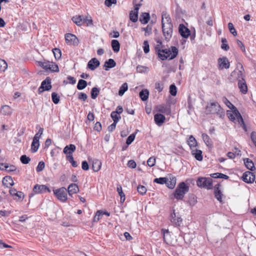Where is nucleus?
<instances>
[{"mask_svg": "<svg viewBox=\"0 0 256 256\" xmlns=\"http://www.w3.org/2000/svg\"><path fill=\"white\" fill-rule=\"evenodd\" d=\"M162 29L164 39L166 41L170 40L173 32V24L170 18L166 14H162Z\"/></svg>", "mask_w": 256, "mask_h": 256, "instance_id": "obj_1", "label": "nucleus"}, {"mask_svg": "<svg viewBox=\"0 0 256 256\" xmlns=\"http://www.w3.org/2000/svg\"><path fill=\"white\" fill-rule=\"evenodd\" d=\"M206 114H216L219 118L224 116V111L217 102H210L206 108Z\"/></svg>", "mask_w": 256, "mask_h": 256, "instance_id": "obj_2", "label": "nucleus"}, {"mask_svg": "<svg viewBox=\"0 0 256 256\" xmlns=\"http://www.w3.org/2000/svg\"><path fill=\"white\" fill-rule=\"evenodd\" d=\"M189 186L184 182H181L177 186L174 196L177 200H182L184 195L189 191Z\"/></svg>", "mask_w": 256, "mask_h": 256, "instance_id": "obj_3", "label": "nucleus"}, {"mask_svg": "<svg viewBox=\"0 0 256 256\" xmlns=\"http://www.w3.org/2000/svg\"><path fill=\"white\" fill-rule=\"evenodd\" d=\"M178 54V50L176 46H171L170 48H165L162 50V53H158V57L162 60L168 58L172 60Z\"/></svg>", "mask_w": 256, "mask_h": 256, "instance_id": "obj_4", "label": "nucleus"}, {"mask_svg": "<svg viewBox=\"0 0 256 256\" xmlns=\"http://www.w3.org/2000/svg\"><path fill=\"white\" fill-rule=\"evenodd\" d=\"M196 184L200 188L211 190L212 188V180L210 178L200 177L196 180Z\"/></svg>", "mask_w": 256, "mask_h": 256, "instance_id": "obj_5", "label": "nucleus"}, {"mask_svg": "<svg viewBox=\"0 0 256 256\" xmlns=\"http://www.w3.org/2000/svg\"><path fill=\"white\" fill-rule=\"evenodd\" d=\"M68 190L64 187H62L54 190V194L56 198L62 202H64L68 200Z\"/></svg>", "mask_w": 256, "mask_h": 256, "instance_id": "obj_6", "label": "nucleus"}, {"mask_svg": "<svg viewBox=\"0 0 256 256\" xmlns=\"http://www.w3.org/2000/svg\"><path fill=\"white\" fill-rule=\"evenodd\" d=\"M170 220L171 224L176 227L180 226L182 222V219L179 213H176L174 210H172L170 214Z\"/></svg>", "mask_w": 256, "mask_h": 256, "instance_id": "obj_7", "label": "nucleus"}, {"mask_svg": "<svg viewBox=\"0 0 256 256\" xmlns=\"http://www.w3.org/2000/svg\"><path fill=\"white\" fill-rule=\"evenodd\" d=\"M40 66L46 70L52 72H58L59 71L58 66L54 62L49 61L41 62Z\"/></svg>", "mask_w": 256, "mask_h": 256, "instance_id": "obj_8", "label": "nucleus"}, {"mask_svg": "<svg viewBox=\"0 0 256 256\" xmlns=\"http://www.w3.org/2000/svg\"><path fill=\"white\" fill-rule=\"evenodd\" d=\"M65 40L68 45L78 46L79 44V40L78 38L72 34H65Z\"/></svg>", "mask_w": 256, "mask_h": 256, "instance_id": "obj_9", "label": "nucleus"}, {"mask_svg": "<svg viewBox=\"0 0 256 256\" xmlns=\"http://www.w3.org/2000/svg\"><path fill=\"white\" fill-rule=\"evenodd\" d=\"M234 114H228V117L229 119L232 121H234L236 120V119L238 120V122L240 124L244 125V128H246V126L244 125V120L240 113V112L238 111L236 108H235V110H234Z\"/></svg>", "mask_w": 256, "mask_h": 256, "instance_id": "obj_10", "label": "nucleus"}, {"mask_svg": "<svg viewBox=\"0 0 256 256\" xmlns=\"http://www.w3.org/2000/svg\"><path fill=\"white\" fill-rule=\"evenodd\" d=\"M51 82L50 78L48 77L43 80L41 84V86L38 89V94H40L44 90H49L52 88Z\"/></svg>", "mask_w": 256, "mask_h": 256, "instance_id": "obj_11", "label": "nucleus"}, {"mask_svg": "<svg viewBox=\"0 0 256 256\" xmlns=\"http://www.w3.org/2000/svg\"><path fill=\"white\" fill-rule=\"evenodd\" d=\"M9 192L10 196L16 201L22 202L24 198V194L22 192L17 191L16 189H10Z\"/></svg>", "mask_w": 256, "mask_h": 256, "instance_id": "obj_12", "label": "nucleus"}, {"mask_svg": "<svg viewBox=\"0 0 256 256\" xmlns=\"http://www.w3.org/2000/svg\"><path fill=\"white\" fill-rule=\"evenodd\" d=\"M242 178L244 182L248 184H251L254 181L256 176L252 172L247 171L243 174Z\"/></svg>", "mask_w": 256, "mask_h": 256, "instance_id": "obj_13", "label": "nucleus"}, {"mask_svg": "<svg viewBox=\"0 0 256 256\" xmlns=\"http://www.w3.org/2000/svg\"><path fill=\"white\" fill-rule=\"evenodd\" d=\"M218 62L219 69L220 70L223 68L228 69L230 68V64L226 57L220 58L218 60Z\"/></svg>", "mask_w": 256, "mask_h": 256, "instance_id": "obj_14", "label": "nucleus"}, {"mask_svg": "<svg viewBox=\"0 0 256 256\" xmlns=\"http://www.w3.org/2000/svg\"><path fill=\"white\" fill-rule=\"evenodd\" d=\"M33 191L36 194L44 193L46 192H50V190L45 185L36 184L34 188Z\"/></svg>", "mask_w": 256, "mask_h": 256, "instance_id": "obj_15", "label": "nucleus"}, {"mask_svg": "<svg viewBox=\"0 0 256 256\" xmlns=\"http://www.w3.org/2000/svg\"><path fill=\"white\" fill-rule=\"evenodd\" d=\"M178 31L181 36L184 38H188L190 35V30L183 24H180Z\"/></svg>", "mask_w": 256, "mask_h": 256, "instance_id": "obj_16", "label": "nucleus"}, {"mask_svg": "<svg viewBox=\"0 0 256 256\" xmlns=\"http://www.w3.org/2000/svg\"><path fill=\"white\" fill-rule=\"evenodd\" d=\"M166 117L162 114H156L154 116L155 123L159 126H162L164 122Z\"/></svg>", "mask_w": 256, "mask_h": 256, "instance_id": "obj_17", "label": "nucleus"}, {"mask_svg": "<svg viewBox=\"0 0 256 256\" xmlns=\"http://www.w3.org/2000/svg\"><path fill=\"white\" fill-rule=\"evenodd\" d=\"M240 70H234L232 72L231 76H236V78L238 80V81L240 80L244 79V76L243 74V71L244 70L241 64H240Z\"/></svg>", "mask_w": 256, "mask_h": 256, "instance_id": "obj_18", "label": "nucleus"}, {"mask_svg": "<svg viewBox=\"0 0 256 256\" xmlns=\"http://www.w3.org/2000/svg\"><path fill=\"white\" fill-rule=\"evenodd\" d=\"M100 65V61L96 58H92L88 62V68L92 70H94Z\"/></svg>", "mask_w": 256, "mask_h": 256, "instance_id": "obj_19", "label": "nucleus"}, {"mask_svg": "<svg viewBox=\"0 0 256 256\" xmlns=\"http://www.w3.org/2000/svg\"><path fill=\"white\" fill-rule=\"evenodd\" d=\"M238 88L240 91L244 94H245L248 92V87L244 79L240 80L238 84Z\"/></svg>", "mask_w": 256, "mask_h": 256, "instance_id": "obj_20", "label": "nucleus"}, {"mask_svg": "<svg viewBox=\"0 0 256 256\" xmlns=\"http://www.w3.org/2000/svg\"><path fill=\"white\" fill-rule=\"evenodd\" d=\"M67 190L69 196H72L73 194L78 193L79 191V188L76 184H71L68 186Z\"/></svg>", "mask_w": 256, "mask_h": 256, "instance_id": "obj_21", "label": "nucleus"}, {"mask_svg": "<svg viewBox=\"0 0 256 256\" xmlns=\"http://www.w3.org/2000/svg\"><path fill=\"white\" fill-rule=\"evenodd\" d=\"M116 66L115 61L112 58H110L104 62L103 67L106 70H108L110 68L115 67Z\"/></svg>", "mask_w": 256, "mask_h": 256, "instance_id": "obj_22", "label": "nucleus"}, {"mask_svg": "<svg viewBox=\"0 0 256 256\" xmlns=\"http://www.w3.org/2000/svg\"><path fill=\"white\" fill-rule=\"evenodd\" d=\"M156 110L158 112L164 114H170V110L164 104H160L156 106Z\"/></svg>", "mask_w": 256, "mask_h": 256, "instance_id": "obj_23", "label": "nucleus"}, {"mask_svg": "<svg viewBox=\"0 0 256 256\" xmlns=\"http://www.w3.org/2000/svg\"><path fill=\"white\" fill-rule=\"evenodd\" d=\"M220 186V184H216V185H215V186H214V196H215L216 198L218 201H220V202H222V194L219 188Z\"/></svg>", "mask_w": 256, "mask_h": 256, "instance_id": "obj_24", "label": "nucleus"}, {"mask_svg": "<svg viewBox=\"0 0 256 256\" xmlns=\"http://www.w3.org/2000/svg\"><path fill=\"white\" fill-rule=\"evenodd\" d=\"M76 146L74 144H70L66 146L63 150V152L66 154H72V153L76 150Z\"/></svg>", "mask_w": 256, "mask_h": 256, "instance_id": "obj_25", "label": "nucleus"}, {"mask_svg": "<svg viewBox=\"0 0 256 256\" xmlns=\"http://www.w3.org/2000/svg\"><path fill=\"white\" fill-rule=\"evenodd\" d=\"M244 162L245 166L248 169L252 172L256 170L254 164L252 160L248 158H246L244 159Z\"/></svg>", "mask_w": 256, "mask_h": 256, "instance_id": "obj_26", "label": "nucleus"}, {"mask_svg": "<svg viewBox=\"0 0 256 256\" xmlns=\"http://www.w3.org/2000/svg\"><path fill=\"white\" fill-rule=\"evenodd\" d=\"M150 19V16L149 13L148 12H143L141 14L140 21V22L143 24H146L149 20Z\"/></svg>", "mask_w": 256, "mask_h": 256, "instance_id": "obj_27", "label": "nucleus"}, {"mask_svg": "<svg viewBox=\"0 0 256 256\" xmlns=\"http://www.w3.org/2000/svg\"><path fill=\"white\" fill-rule=\"evenodd\" d=\"M192 154L196 160L198 161H202V160L203 157L201 150L197 149L192 150Z\"/></svg>", "mask_w": 256, "mask_h": 256, "instance_id": "obj_28", "label": "nucleus"}, {"mask_svg": "<svg viewBox=\"0 0 256 256\" xmlns=\"http://www.w3.org/2000/svg\"><path fill=\"white\" fill-rule=\"evenodd\" d=\"M0 112L3 115H10L12 113V109L8 106L4 105L1 107Z\"/></svg>", "mask_w": 256, "mask_h": 256, "instance_id": "obj_29", "label": "nucleus"}, {"mask_svg": "<svg viewBox=\"0 0 256 256\" xmlns=\"http://www.w3.org/2000/svg\"><path fill=\"white\" fill-rule=\"evenodd\" d=\"M202 138L207 146L209 148H212V140L207 134H202Z\"/></svg>", "mask_w": 256, "mask_h": 256, "instance_id": "obj_30", "label": "nucleus"}, {"mask_svg": "<svg viewBox=\"0 0 256 256\" xmlns=\"http://www.w3.org/2000/svg\"><path fill=\"white\" fill-rule=\"evenodd\" d=\"M102 162L98 160H94L92 162V169L95 172H98L101 168Z\"/></svg>", "mask_w": 256, "mask_h": 256, "instance_id": "obj_31", "label": "nucleus"}, {"mask_svg": "<svg viewBox=\"0 0 256 256\" xmlns=\"http://www.w3.org/2000/svg\"><path fill=\"white\" fill-rule=\"evenodd\" d=\"M139 96L142 101L146 100L148 98L149 91L147 89H144L140 92Z\"/></svg>", "mask_w": 256, "mask_h": 256, "instance_id": "obj_32", "label": "nucleus"}, {"mask_svg": "<svg viewBox=\"0 0 256 256\" xmlns=\"http://www.w3.org/2000/svg\"><path fill=\"white\" fill-rule=\"evenodd\" d=\"M188 144L190 149L192 150H193V148H194L196 146L197 142L192 136H190L188 140Z\"/></svg>", "mask_w": 256, "mask_h": 256, "instance_id": "obj_33", "label": "nucleus"}, {"mask_svg": "<svg viewBox=\"0 0 256 256\" xmlns=\"http://www.w3.org/2000/svg\"><path fill=\"white\" fill-rule=\"evenodd\" d=\"M111 45L114 52H118L120 51V44L118 40H112L111 42Z\"/></svg>", "mask_w": 256, "mask_h": 256, "instance_id": "obj_34", "label": "nucleus"}, {"mask_svg": "<svg viewBox=\"0 0 256 256\" xmlns=\"http://www.w3.org/2000/svg\"><path fill=\"white\" fill-rule=\"evenodd\" d=\"M84 16H73L72 20L77 26H80L83 24Z\"/></svg>", "mask_w": 256, "mask_h": 256, "instance_id": "obj_35", "label": "nucleus"}, {"mask_svg": "<svg viewBox=\"0 0 256 256\" xmlns=\"http://www.w3.org/2000/svg\"><path fill=\"white\" fill-rule=\"evenodd\" d=\"M2 182L4 184L6 185V186H8V184L10 186L14 184V180L10 176H5L3 179Z\"/></svg>", "mask_w": 256, "mask_h": 256, "instance_id": "obj_36", "label": "nucleus"}, {"mask_svg": "<svg viewBox=\"0 0 256 256\" xmlns=\"http://www.w3.org/2000/svg\"><path fill=\"white\" fill-rule=\"evenodd\" d=\"M87 86V82L82 79H80L78 83L76 88L78 90H82Z\"/></svg>", "mask_w": 256, "mask_h": 256, "instance_id": "obj_37", "label": "nucleus"}, {"mask_svg": "<svg viewBox=\"0 0 256 256\" xmlns=\"http://www.w3.org/2000/svg\"><path fill=\"white\" fill-rule=\"evenodd\" d=\"M40 146L39 140H32V142L31 145V150L32 152H37Z\"/></svg>", "mask_w": 256, "mask_h": 256, "instance_id": "obj_38", "label": "nucleus"}, {"mask_svg": "<svg viewBox=\"0 0 256 256\" xmlns=\"http://www.w3.org/2000/svg\"><path fill=\"white\" fill-rule=\"evenodd\" d=\"M142 30L144 32L145 36H149L152 34V26L148 24L146 28H142Z\"/></svg>", "mask_w": 256, "mask_h": 256, "instance_id": "obj_39", "label": "nucleus"}, {"mask_svg": "<svg viewBox=\"0 0 256 256\" xmlns=\"http://www.w3.org/2000/svg\"><path fill=\"white\" fill-rule=\"evenodd\" d=\"M100 88L96 87H94L91 90V98L92 99H96L100 92Z\"/></svg>", "mask_w": 256, "mask_h": 256, "instance_id": "obj_40", "label": "nucleus"}, {"mask_svg": "<svg viewBox=\"0 0 256 256\" xmlns=\"http://www.w3.org/2000/svg\"><path fill=\"white\" fill-rule=\"evenodd\" d=\"M117 192L120 197V202L123 203L125 200V194L122 192L121 186L119 185L117 186Z\"/></svg>", "mask_w": 256, "mask_h": 256, "instance_id": "obj_41", "label": "nucleus"}, {"mask_svg": "<svg viewBox=\"0 0 256 256\" xmlns=\"http://www.w3.org/2000/svg\"><path fill=\"white\" fill-rule=\"evenodd\" d=\"M128 86L127 83H124L120 88L118 91L119 96H122L124 94V92L128 90Z\"/></svg>", "mask_w": 256, "mask_h": 256, "instance_id": "obj_42", "label": "nucleus"}, {"mask_svg": "<svg viewBox=\"0 0 256 256\" xmlns=\"http://www.w3.org/2000/svg\"><path fill=\"white\" fill-rule=\"evenodd\" d=\"M110 116L114 123H118L120 118V116L118 114V112H115V111L112 112Z\"/></svg>", "mask_w": 256, "mask_h": 256, "instance_id": "obj_43", "label": "nucleus"}, {"mask_svg": "<svg viewBox=\"0 0 256 256\" xmlns=\"http://www.w3.org/2000/svg\"><path fill=\"white\" fill-rule=\"evenodd\" d=\"M148 70V68L146 66L140 65L136 66V71L139 73H146Z\"/></svg>", "mask_w": 256, "mask_h": 256, "instance_id": "obj_44", "label": "nucleus"}, {"mask_svg": "<svg viewBox=\"0 0 256 256\" xmlns=\"http://www.w3.org/2000/svg\"><path fill=\"white\" fill-rule=\"evenodd\" d=\"M188 202L190 206H194L197 202L196 197L194 195L192 194L190 196Z\"/></svg>", "mask_w": 256, "mask_h": 256, "instance_id": "obj_45", "label": "nucleus"}, {"mask_svg": "<svg viewBox=\"0 0 256 256\" xmlns=\"http://www.w3.org/2000/svg\"><path fill=\"white\" fill-rule=\"evenodd\" d=\"M130 18L131 21L136 22L138 20V14L134 12H130Z\"/></svg>", "mask_w": 256, "mask_h": 256, "instance_id": "obj_46", "label": "nucleus"}, {"mask_svg": "<svg viewBox=\"0 0 256 256\" xmlns=\"http://www.w3.org/2000/svg\"><path fill=\"white\" fill-rule=\"evenodd\" d=\"M167 178H156L154 179V182H156V184H164L167 182Z\"/></svg>", "mask_w": 256, "mask_h": 256, "instance_id": "obj_47", "label": "nucleus"}, {"mask_svg": "<svg viewBox=\"0 0 256 256\" xmlns=\"http://www.w3.org/2000/svg\"><path fill=\"white\" fill-rule=\"evenodd\" d=\"M136 134V132L135 133L132 134L128 136L126 140V144H127L128 146L134 140Z\"/></svg>", "mask_w": 256, "mask_h": 256, "instance_id": "obj_48", "label": "nucleus"}, {"mask_svg": "<svg viewBox=\"0 0 256 256\" xmlns=\"http://www.w3.org/2000/svg\"><path fill=\"white\" fill-rule=\"evenodd\" d=\"M8 68V64L4 60L0 59V71L4 72Z\"/></svg>", "mask_w": 256, "mask_h": 256, "instance_id": "obj_49", "label": "nucleus"}, {"mask_svg": "<svg viewBox=\"0 0 256 256\" xmlns=\"http://www.w3.org/2000/svg\"><path fill=\"white\" fill-rule=\"evenodd\" d=\"M52 51L56 59L58 60L61 58V50L60 49L55 48L53 49Z\"/></svg>", "mask_w": 256, "mask_h": 256, "instance_id": "obj_50", "label": "nucleus"}, {"mask_svg": "<svg viewBox=\"0 0 256 256\" xmlns=\"http://www.w3.org/2000/svg\"><path fill=\"white\" fill-rule=\"evenodd\" d=\"M137 190L140 194L144 195L146 194L147 190L144 186L140 185L137 187Z\"/></svg>", "mask_w": 256, "mask_h": 256, "instance_id": "obj_51", "label": "nucleus"}, {"mask_svg": "<svg viewBox=\"0 0 256 256\" xmlns=\"http://www.w3.org/2000/svg\"><path fill=\"white\" fill-rule=\"evenodd\" d=\"M52 102L54 104H58L60 102V97L58 96V94L54 92L52 94Z\"/></svg>", "mask_w": 256, "mask_h": 256, "instance_id": "obj_52", "label": "nucleus"}, {"mask_svg": "<svg viewBox=\"0 0 256 256\" xmlns=\"http://www.w3.org/2000/svg\"><path fill=\"white\" fill-rule=\"evenodd\" d=\"M170 92L172 96H176L177 93V88L174 84H172L170 86Z\"/></svg>", "mask_w": 256, "mask_h": 256, "instance_id": "obj_53", "label": "nucleus"}, {"mask_svg": "<svg viewBox=\"0 0 256 256\" xmlns=\"http://www.w3.org/2000/svg\"><path fill=\"white\" fill-rule=\"evenodd\" d=\"M222 44L221 46V48L225 50H228L230 48L228 45L227 44V40L225 38H222Z\"/></svg>", "mask_w": 256, "mask_h": 256, "instance_id": "obj_54", "label": "nucleus"}, {"mask_svg": "<svg viewBox=\"0 0 256 256\" xmlns=\"http://www.w3.org/2000/svg\"><path fill=\"white\" fill-rule=\"evenodd\" d=\"M228 28L230 32L234 36H236L237 35V32L235 30L233 24L232 22H229L228 24Z\"/></svg>", "mask_w": 256, "mask_h": 256, "instance_id": "obj_55", "label": "nucleus"}, {"mask_svg": "<svg viewBox=\"0 0 256 256\" xmlns=\"http://www.w3.org/2000/svg\"><path fill=\"white\" fill-rule=\"evenodd\" d=\"M5 167V170L8 172H12L16 171V168L14 165H8V164H6V166Z\"/></svg>", "mask_w": 256, "mask_h": 256, "instance_id": "obj_56", "label": "nucleus"}, {"mask_svg": "<svg viewBox=\"0 0 256 256\" xmlns=\"http://www.w3.org/2000/svg\"><path fill=\"white\" fill-rule=\"evenodd\" d=\"M20 162L23 164H28L30 160V159L29 157L27 156L26 155H22L20 156Z\"/></svg>", "mask_w": 256, "mask_h": 256, "instance_id": "obj_57", "label": "nucleus"}, {"mask_svg": "<svg viewBox=\"0 0 256 256\" xmlns=\"http://www.w3.org/2000/svg\"><path fill=\"white\" fill-rule=\"evenodd\" d=\"M45 167L44 162L43 161H40L38 162V165L36 168L37 172H40L42 171Z\"/></svg>", "mask_w": 256, "mask_h": 256, "instance_id": "obj_58", "label": "nucleus"}, {"mask_svg": "<svg viewBox=\"0 0 256 256\" xmlns=\"http://www.w3.org/2000/svg\"><path fill=\"white\" fill-rule=\"evenodd\" d=\"M147 164L150 167L154 166L156 164V158L153 156L150 158L147 161Z\"/></svg>", "mask_w": 256, "mask_h": 256, "instance_id": "obj_59", "label": "nucleus"}, {"mask_svg": "<svg viewBox=\"0 0 256 256\" xmlns=\"http://www.w3.org/2000/svg\"><path fill=\"white\" fill-rule=\"evenodd\" d=\"M155 88L159 92H161L164 89V84L162 82H157L155 84Z\"/></svg>", "mask_w": 256, "mask_h": 256, "instance_id": "obj_60", "label": "nucleus"}, {"mask_svg": "<svg viewBox=\"0 0 256 256\" xmlns=\"http://www.w3.org/2000/svg\"><path fill=\"white\" fill-rule=\"evenodd\" d=\"M143 49L144 53L147 54L150 51V46L147 40H145L144 42Z\"/></svg>", "mask_w": 256, "mask_h": 256, "instance_id": "obj_61", "label": "nucleus"}, {"mask_svg": "<svg viewBox=\"0 0 256 256\" xmlns=\"http://www.w3.org/2000/svg\"><path fill=\"white\" fill-rule=\"evenodd\" d=\"M224 102L230 108H236V107L226 98H224Z\"/></svg>", "mask_w": 256, "mask_h": 256, "instance_id": "obj_62", "label": "nucleus"}, {"mask_svg": "<svg viewBox=\"0 0 256 256\" xmlns=\"http://www.w3.org/2000/svg\"><path fill=\"white\" fill-rule=\"evenodd\" d=\"M162 232L163 234V238L164 242L168 243L166 240V236L169 235V232L168 230L162 229Z\"/></svg>", "mask_w": 256, "mask_h": 256, "instance_id": "obj_63", "label": "nucleus"}, {"mask_svg": "<svg viewBox=\"0 0 256 256\" xmlns=\"http://www.w3.org/2000/svg\"><path fill=\"white\" fill-rule=\"evenodd\" d=\"M88 98L87 95L84 92H80L78 93V98L80 100H82L86 101Z\"/></svg>", "mask_w": 256, "mask_h": 256, "instance_id": "obj_64", "label": "nucleus"}]
</instances>
